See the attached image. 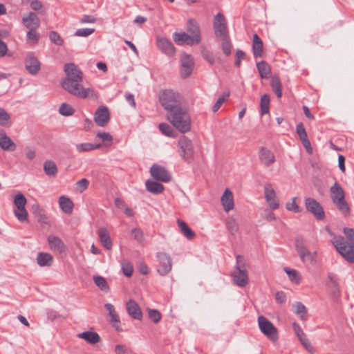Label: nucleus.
Wrapping results in <instances>:
<instances>
[{"mask_svg": "<svg viewBox=\"0 0 354 354\" xmlns=\"http://www.w3.org/2000/svg\"><path fill=\"white\" fill-rule=\"evenodd\" d=\"M245 261L243 256L240 254L236 255L235 269H245Z\"/></svg>", "mask_w": 354, "mask_h": 354, "instance_id": "62", "label": "nucleus"}, {"mask_svg": "<svg viewBox=\"0 0 354 354\" xmlns=\"http://www.w3.org/2000/svg\"><path fill=\"white\" fill-rule=\"evenodd\" d=\"M234 283L239 287L248 283V276L245 269H235L231 274Z\"/></svg>", "mask_w": 354, "mask_h": 354, "instance_id": "19", "label": "nucleus"}, {"mask_svg": "<svg viewBox=\"0 0 354 354\" xmlns=\"http://www.w3.org/2000/svg\"><path fill=\"white\" fill-rule=\"evenodd\" d=\"M150 174L155 180L163 183H168L171 179L169 172L165 167L156 164L150 168Z\"/></svg>", "mask_w": 354, "mask_h": 354, "instance_id": "12", "label": "nucleus"}, {"mask_svg": "<svg viewBox=\"0 0 354 354\" xmlns=\"http://www.w3.org/2000/svg\"><path fill=\"white\" fill-rule=\"evenodd\" d=\"M305 207L308 212L311 213L318 221L325 218V212L322 205L315 198L308 197L305 198Z\"/></svg>", "mask_w": 354, "mask_h": 354, "instance_id": "9", "label": "nucleus"}, {"mask_svg": "<svg viewBox=\"0 0 354 354\" xmlns=\"http://www.w3.org/2000/svg\"><path fill=\"white\" fill-rule=\"evenodd\" d=\"M26 203L27 200L23 194L19 193L15 196L14 204L17 207V210H15L14 214L21 223L28 221V214L25 207Z\"/></svg>", "mask_w": 354, "mask_h": 354, "instance_id": "8", "label": "nucleus"}, {"mask_svg": "<svg viewBox=\"0 0 354 354\" xmlns=\"http://www.w3.org/2000/svg\"><path fill=\"white\" fill-rule=\"evenodd\" d=\"M295 307V313L299 315L303 319L305 314L306 313V306L301 302H297Z\"/></svg>", "mask_w": 354, "mask_h": 354, "instance_id": "56", "label": "nucleus"}, {"mask_svg": "<svg viewBox=\"0 0 354 354\" xmlns=\"http://www.w3.org/2000/svg\"><path fill=\"white\" fill-rule=\"evenodd\" d=\"M101 147V144H93L91 142L78 143L75 145V149L79 153L91 151L98 149Z\"/></svg>", "mask_w": 354, "mask_h": 354, "instance_id": "36", "label": "nucleus"}, {"mask_svg": "<svg viewBox=\"0 0 354 354\" xmlns=\"http://www.w3.org/2000/svg\"><path fill=\"white\" fill-rule=\"evenodd\" d=\"M332 243L337 251L349 263H354V246L345 242L342 236L335 237Z\"/></svg>", "mask_w": 354, "mask_h": 354, "instance_id": "5", "label": "nucleus"}, {"mask_svg": "<svg viewBox=\"0 0 354 354\" xmlns=\"http://www.w3.org/2000/svg\"><path fill=\"white\" fill-rule=\"evenodd\" d=\"M270 97L267 94H264L261 97L260 113L261 115L269 113Z\"/></svg>", "mask_w": 354, "mask_h": 354, "instance_id": "44", "label": "nucleus"}, {"mask_svg": "<svg viewBox=\"0 0 354 354\" xmlns=\"http://www.w3.org/2000/svg\"><path fill=\"white\" fill-rule=\"evenodd\" d=\"M77 188L80 192H83L86 190L89 185V181L86 178H82L76 183Z\"/></svg>", "mask_w": 354, "mask_h": 354, "instance_id": "60", "label": "nucleus"}, {"mask_svg": "<svg viewBox=\"0 0 354 354\" xmlns=\"http://www.w3.org/2000/svg\"><path fill=\"white\" fill-rule=\"evenodd\" d=\"M37 263L41 267H48L53 264V257L49 253L39 252L37 257Z\"/></svg>", "mask_w": 354, "mask_h": 354, "instance_id": "31", "label": "nucleus"}, {"mask_svg": "<svg viewBox=\"0 0 354 354\" xmlns=\"http://www.w3.org/2000/svg\"><path fill=\"white\" fill-rule=\"evenodd\" d=\"M132 237L138 243H142L144 241L143 232L140 228H133L131 231Z\"/></svg>", "mask_w": 354, "mask_h": 354, "instance_id": "50", "label": "nucleus"}, {"mask_svg": "<svg viewBox=\"0 0 354 354\" xmlns=\"http://www.w3.org/2000/svg\"><path fill=\"white\" fill-rule=\"evenodd\" d=\"M270 86L272 87V91L276 94L278 98L281 97L282 96V91H281V84L279 77L274 76L271 79Z\"/></svg>", "mask_w": 354, "mask_h": 354, "instance_id": "38", "label": "nucleus"}, {"mask_svg": "<svg viewBox=\"0 0 354 354\" xmlns=\"http://www.w3.org/2000/svg\"><path fill=\"white\" fill-rule=\"evenodd\" d=\"M330 198L338 211L344 217L351 214V207L345 199V192L341 185L335 182L330 188Z\"/></svg>", "mask_w": 354, "mask_h": 354, "instance_id": "3", "label": "nucleus"}, {"mask_svg": "<svg viewBox=\"0 0 354 354\" xmlns=\"http://www.w3.org/2000/svg\"><path fill=\"white\" fill-rule=\"evenodd\" d=\"M95 31L93 28H80L76 30L75 32V35L77 37H88L90 35L93 34Z\"/></svg>", "mask_w": 354, "mask_h": 354, "instance_id": "53", "label": "nucleus"}, {"mask_svg": "<svg viewBox=\"0 0 354 354\" xmlns=\"http://www.w3.org/2000/svg\"><path fill=\"white\" fill-rule=\"evenodd\" d=\"M145 186L147 190L153 194H159L164 190V186L161 183L151 180H147Z\"/></svg>", "mask_w": 354, "mask_h": 354, "instance_id": "34", "label": "nucleus"}, {"mask_svg": "<svg viewBox=\"0 0 354 354\" xmlns=\"http://www.w3.org/2000/svg\"><path fill=\"white\" fill-rule=\"evenodd\" d=\"M221 201L223 209L225 212H228L234 208L233 194L232 192L226 189L221 196Z\"/></svg>", "mask_w": 354, "mask_h": 354, "instance_id": "27", "label": "nucleus"}, {"mask_svg": "<svg viewBox=\"0 0 354 354\" xmlns=\"http://www.w3.org/2000/svg\"><path fill=\"white\" fill-rule=\"evenodd\" d=\"M59 113L62 115L71 116L75 113V109L67 103H62L59 108Z\"/></svg>", "mask_w": 354, "mask_h": 354, "instance_id": "45", "label": "nucleus"}, {"mask_svg": "<svg viewBox=\"0 0 354 354\" xmlns=\"http://www.w3.org/2000/svg\"><path fill=\"white\" fill-rule=\"evenodd\" d=\"M225 226L232 235H234L239 231V225L233 217H228L225 220Z\"/></svg>", "mask_w": 354, "mask_h": 354, "instance_id": "42", "label": "nucleus"}, {"mask_svg": "<svg viewBox=\"0 0 354 354\" xmlns=\"http://www.w3.org/2000/svg\"><path fill=\"white\" fill-rule=\"evenodd\" d=\"M157 46L158 49L167 56L171 57L175 54L176 48L168 39L157 37Z\"/></svg>", "mask_w": 354, "mask_h": 354, "instance_id": "17", "label": "nucleus"}, {"mask_svg": "<svg viewBox=\"0 0 354 354\" xmlns=\"http://www.w3.org/2000/svg\"><path fill=\"white\" fill-rule=\"evenodd\" d=\"M265 198L266 200H271L273 198H276L275 191L271 188L270 185H267L265 186Z\"/></svg>", "mask_w": 354, "mask_h": 354, "instance_id": "57", "label": "nucleus"}, {"mask_svg": "<svg viewBox=\"0 0 354 354\" xmlns=\"http://www.w3.org/2000/svg\"><path fill=\"white\" fill-rule=\"evenodd\" d=\"M295 248L303 263L313 264L316 262L317 252H312L308 249L301 236H297L296 238Z\"/></svg>", "mask_w": 354, "mask_h": 354, "instance_id": "6", "label": "nucleus"}, {"mask_svg": "<svg viewBox=\"0 0 354 354\" xmlns=\"http://www.w3.org/2000/svg\"><path fill=\"white\" fill-rule=\"evenodd\" d=\"M59 205L61 209L66 214H71L73 212L74 204L68 197L62 196L59 198Z\"/></svg>", "mask_w": 354, "mask_h": 354, "instance_id": "33", "label": "nucleus"}, {"mask_svg": "<svg viewBox=\"0 0 354 354\" xmlns=\"http://www.w3.org/2000/svg\"><path fill=\"white\" fill-rule=\"evenodd\" d=\"M0 147L4 151H15V143L9 138L4 131L0 133Z\"/></svg>", "mask_w": 354, "mask_h": 354, "instance_id": "28", "label": "nucleus"}, {"mask_svg": "<svg viewBox=\"0 0 354 354\" xmlns=\"http://www.w3.org/2000/svg\"><path fill=\"white\" fill-rule=\"evenodd\" d=\"M257 68L258 69L261 78H268V76L271 73V68L267 62H266L265 61H261L259 62H257Z\"/></svg>", "mask_w": 354, "mask_h": 354, "instance_id": "37", "label": "nucleus"}, {"mask_svg": "<svg viewBox=\"0 0 354 354\" xmlns=\"http://www.w3.org/2000/svg\"><path fill=\"white\" fill-rule=\"evenodd\" d=\"M158 128L162 134L169 137L175 136V131L169 124L167 123H160Z\"/></svg>", "mask_w": 354, "mask_h": 354, "instance_id": "46", "label": "nucleus"}, {"mask_svg": "<svg viewBox=\"0 0 354 354\" xmlns=\"http://www.w3.org/2000/svg\"><path fill=\"white\" fill-rule=\"evenodd\" d=\"M178 145L180 149V156L185 161L191 162L194 154V147L192 141L186 136H183L179 139Z\"/></svg>", "mask_w": 354, "mask_h": 354, "instance_id": "11", "label": "nucleus"}, {"mask_svg": "<svg viewBox=\"0 0 354 354\" xmlns=\"http://www.w3.org/2000/svg\"><path fill=\"white\" fill-rule=\"evenodd\" d=\"M126 308L128 314L131 318L138 320L142 319V313L139 305L136 301L133 299L129 300L126 304Z\"/></svg>", "mask_w": 354, "mask_h": 354, "instance_id": "21", "label": "nucleus"}, {"mask_svg": "<svg viewBox=\"0 0 354 354\" xmlns=\"http://www.w3.org/2000/svg\"><path fill=\"white\" fill-rule=\"evenodd\" d=\"M296 131L301 140L308 138L304 126L301 122L297 125Z\"/></svg>", "mask_w": 354, "mask_h": 354, "instance_id": "55", "label": "nucleus"}, {"mask_svg": "<svg viewBox=\"0 0 354 354\" xmlns=\"http://www.w3.org/2000/svg\"><path fill=\"white\" fill-rule=\"evenodd\" d=\"M177 223L180 229L181 233L188 239L192 240L196 236V234L194 231L187 225V224L180 220L178 219Z\"/></svg>", "mask_w": 354, "mask_h": 354, "instance_id": "35", "label": "nucleus"}, {"mask_svg": "<svg viewBox=\"0 0 354 354\" xmlns=\"http://www.w3.org/2000/svg\"><path fill=\"white\" fill-rule=\"evenodd\" d=\"M194 59L189 55H184L181 58L180 73L183 78L189 77L193 69Z\"/></svg>", "mask_w": 354, "mask_h": 354, "instance_id": "20", "label": "nucleus"}, {"mask_svg": "<svg viewBox=\"0 0 354 354\" xmlns=\"http://www.w3.org/2000/svg\"><path fill=\"white\" fill-rule=\"evenodd\" d=\"M35 30L36 29H29L26 36L29 41H32L36 43L39 38V35L36 32Z\"/></svg>", "mask_w": 354, "mask_h": 354, "instance_id": "61", "label": "nucleus"}, {"mask_svg": "<svg viewBox=\"0 0 354 354\" xmlns=\"http://www.w3.org/2000/svg\"><path fill=\"white\" fill-rule=\"evenodd\" d=\"M149 318L154 322L158 323L161 319V315L157 310L149 309L148 310Z\"/></svg>", "mask_w": 354, "mask_h": 354, "instance_id": "54", "label": "nucleus"}, {"mask_svg": "<svg viewBox=\"0 0 354 354\" xmlns=\"http://www.w3.org/2000/svg\"><path fill=\"white\" fill-rule=\"evenodd\" d=\"M96 21L95 17L92 15H84L80 20L81 24H94Z\"/></svg>", "mask_w": 354, "mask_h": 354, "instance_id": "64", "label": "nucleus"}, {"mask_svg": "<svg viewBox=\"0 0 354 354\" xmlns=\"http://www.w3.org/2000/svg\"><path fill=\"white\" fill-rule=\"evenodd\" d=\"M221 42V47L223 51V53L226 56H229L231 55V50L232 47V42L230 41V36L223 37L218 39Z\"/></svg>", "mask_w": 354, "mask_h": 354, "instance_id": "41", "label": "nucleus"}, {"mask_svg": "<svg viewBox=\"0 0 354 354\" xmlns=\"http://www.w3.org/2000/svg\"><path fill=\"white\" fill-rule=\"evenodd\" d=\"M47 241L50 249L54 253L62 254L66 252V246L59 237L55 235H50Z\"/></svg>", "mask_w": 354, "mask_h": 354, "instance_id": "14", "label": "nucleus"}, {"mask_svg": "<svg viewBox=\"0 0 354 354\" xmlns=\"http://www.w3.org/2000/svg\"><path fill=\"white\" fill-rule=\"evenodd\" d=\"M259 159L266 167L270 166L275 161L274 153L269 149L261 147L259 151Z\"/></svg>", "mask_w": 354, "mask_h": 354, "instance_id": "26", "label": "nucleus"}, {"mask_svg": "<svg viewBox=\"0 0 354 354\" xmlns=\"http://www.w3.org/2000/svg\"><path fill=\"white\" fill-rule=\"evenodd\" d=\"M22 22L28 29H37L40 25V20L35 12H29L22 18Z\"/></svg>", "mask_w": 354, "mask_h": 354, "instance_id": "22", "label": "nucleus"}, {"mask_svg": "<svg viewBox=\"0 0 354 354\" xmlns=\"http://www.w3.org/2000/svg\"><path fill=\"white\" fill-rule=\"evenodd\" d=\"M25 67L30 74L35 75L41 68V64L32 53H28L25 58Z\"/></svg>", "mask_w": 354, "mask_h": 354, "instance_id": "15", "label": "nucleus"}, {"mask_svg": "<svg viewBox=\"0 0 354 354\" xmlns=\"http://www.w3.org/2000/svg\"><path fill=\"white\" fill-rule=\"evenodd\" d=\"M252 53L255 58L261 57L263 53V42L257 34L253 35Z\"/></svg>", "mask_w": 354, "mask_h": 354, "instance_id": "30", "label": "nucleus"}, {"mask_svg": "<svg viewBox=\"0 0 354 354\" xmlns=\"http://www.w3.org/2000/svg\"><path fill=\"white\" fill-rule=\"evenodd\" d=\"M245 57V53L243 50H241L240 49H236V60H235V62H234V65L236 67H239L240 65H241V60L244 59Z\"/></svg>", "mask_w": 354, "mask_h": 354, "instance_id": "59", "label": "nucleus"}, {"mask_svg": "<svg viewBox=\"0 0 354 354\" xmlns=\"http://www.w3.org/2000/svg\"><path fill=\"white\" fill-rule=\"evenodd\" d=\"M213 28L215 36L218 39L229 35L227 21L221 12H218L214 16Z\"/></svg>", "mask_w": 354, "mask_h": 354, "instance_id": "10", "label": "nucleus"}, {"mask_svg": "<svg viewBox=\"0 0 354 354\" xmlns=\"http://www.w3.org/2000/svg\"><path fill=\"white\" fill-rule=\"evenodd\" d=\"M328 279L329 280L328 286L331 290L333 297L334 298L338 297L340 293V288L335 275L333 273H328Z\"/></svg>", "mask_w": 354, "mask_h": 354, "instance_id": "32", "label": "nucleus"}, {"mask_svg": "<svg viewBox=\"0 0 354 354\" xmlns=\"http://www.w3.org/2000/svg\"><path fill=\"white\" fill-rule=\"evenodd\" d=\"M96 137L100 138L102 142H111L113 140V137L111 136V135L109 133H107V132L99 131L97 133Z\"/></svg>", "mask_w": 354, "mask_h": 354, "instance_id": "58", "label": "nucleus"}, {"mask_svg": "<svg viewBox=\"0 0 354 354\" xmlns=\"http://www.w3.org/2000/svg\"><path fill=\"white\" fill-rule=\"evenodd\" d=\"M95 284L102 291L108 292L109 290V285L103 277L95 275L93 277Z\"/></svg>", "mask_w": 354, "mask_h": 354, "instance_id": "43", "label": "nucleus"}, {"mask_svg": "<svg viewBox=\"0 0 354 354\" xmlns=\"http://www.w3.org/2000/svg\"><path fill=\"white\" fill-rule=\"evenodd\" d=\"M159 100L162 106L168 112H172L182 106L181 96L172 90H165L160 93Z\"/></svg>", "mask_w": 354, "mask_h": 354, "instance_id": "4", "label": "nucleus"}, {"mask_svg": "<svg viewBox=\"0 0 354 354\" xmlns=\"http://www.w3.org/2000/svg\"><path fill=\"white\" fill-rule=\"evenodd\" d=\"M286 209L289 211L295 213H299L301 212V207L296 203V198H292V201L288 202L286 205Z\"/></svg>", "mask_w": 354, "mask_h": 354, "instance_id": "51", "label": "nucleus"}, {"mask_svg": "<svg viewBox=\"0 0 354 354\" xmlns=\"http://www.w3.org/2000/svg\"><path fill=\"white\" fill-rule=\"evenodd\" d=\"M97 234L103 247L106 250H111L113 245L108 230L105 227H100L98 230Z\"/></svg>", "mask_w": 354, "mask_h": 354, "instance_id": "29", "label": "nucleus"}, {"mask_svg": "<svg viewBox=\"0 0 354 354\" xmlns=\"http://www.w3.org/2000/svg\"><path fill=\"white\" fill-rule=\"evenodd\" d=\"M10 117V115L6 111L5 109H0V125L3 127L8 126L9 124Z\"/></svg>", "mask_w": 354, "mask_h": 354, "instance_id": "47", "label": "nucleus"}, {"mask_svg": "<svg viewBox=\"0 0 354 354\" xmlns=\"http://www.w3.org/2000/svg\"><path fill=\"white\" fill-rule=\"evenodd\" d=\"M104 308L108 311L111 317L110 323L117 330H120V317L116 313L114 306L109 303L104 304Z\"/></svg>", "mask_w": 354, "mask_h": 354, "instance_id": "25", "label": "nucleus"}, {"mask_svg": "<svg viewBox=\"0 0 354 354\" xmlns=\"http://www.w3.org/2000/svg\"><path fill=\"white\" fill-rule=\"evenodd\" d=\"M49 38L53 43L57 46H62L64 43V40L56 31H51L49 34Z\"/></svg>", "mask_w": 354, "mask_h": 354, "instance_id": "48", "label": "nucleus"}, {"mask_svg": "<svg viewBox=\"0 0 354 354\" xmlns=\"http://www.w3.org/2000/svg\"><path fill=\"white\" fill-rule=\"evenodd\" d=\"M167 120L180 132L185 133L191 129V119L186 109L180 106L172 112L167 113Z\"/></svg>", "mask_w": 354, "mask_h": 354, "instance_id": "2", "label": "nucleus"}, {"mask_svg": "<svg viewBox=\"0 0 354 354\" xmlns=\"http://www.w3.org/2000/svg\"><path fill=\"white\" fill-rule=\"evenodd\" d=\"M157 257L159 261L158 272L162 276L167 274L171 270L170 257L166 253L160 252L157 254Z\"/></svg>", "mask_w": 354, "mask_h": 354, "instance_id": "13", "label": "nucleus"}, {"mask_svg": "<svg viewBox=\"0 0 354 354\" xmlns=\"http://www.w3.org/2000/svg\"><path fill=\"white\" fill-rule=\"evenodd\" d=\"M122 270L126 277H131L133 274V268L132 264L129 261L122 263Z\"/></svg>", "mask_w": 354, "mask_h": 354, "instance_id": "49", "label": "nucleus"}, {"mask_svg": "<svg viewBox=\"0 0 354 354\" xmlns=\"http://www.w3.org/2000/svg\"><path fill=\"white\" fill-rule=\"evenodd\" d=\"M110 120L109 109L101 106L95 111L94 121L99 127H104Z\"/></svg>", "mask_w": 354, "mask_h": 354, "instance_id": "16", "label": "nucleus"}, {"mask_svg": "<svg viewBox=\"0 0 354 354\" xmlns=\"http://www.w3.org/2000/svg\"><path fill=\"white\" fill-rule=\"evenodd\" d=\"M173 39L178 45L187 44L188 46H193L199 44L196 38H193L192 35L185 32H174L173 34Z\"/></svg>", "mask_w": 354, "mask_h": 354, "instance_id": "18", "label": "nucleus"}, {"mask_svg": "<svg viewBox=\"0 0 354 354\" xmlns=\"http://www.w3.org/2000/svg\"><path fill=\"white\" fill-rule=\"evenodd\" d=\"M284 272L288 274L290 281L295 284H299L301 282V277L299 272L295 269H290L288 267L283 268Z\"/></svg>", "mask_w": 354, "mask_h": 354, "instance_id": "40", "label": "nucleus"}, {"mask_svg": "<svg viewBox=\"0 0 354 354\" xmlns=\"http://www.w3.org/2000/svg\"><path fill=\"white\" fill-rule=\"evenodd\" d=\"M25 154L27 159L32 160L36 157V151L32 147L25 148Z\"/></svg>", "mask_w": 354, "mask_h": 354, "instance_id": "63", "label": "nucleus"}, {"mask_svg": "<svg viewBox=\"0 0 354 354\" xmlns=\"http://www.w3.org/2000/svg\"><path fill=\"white\" fill-rule=\"evenodd\" d=\"M258 324L260 330L271 341L275 342L278 339V332L273 324L263 316L258 317Z\"/></svg>", "mask_w": 354, "mask_h": 354, "instance_id": "7", "label": "nucleus"}, {"mask_svg": "<svg viewBox=\"0 0 354 354\" xmlns=\"http://www.w3.org/2000/svg\"><path fill=\"white\" fill-rule=\"evenodd\" d=\"M80 339L85 340L90 344H95L100 342L101 338L100 335L93 330H86L77 335Z\"/></svg>", "mask_w": 354, "mask_h": 354, "instance_id": "24", "label": "nucleus"}, {"mask_svg": "<svg viewBox=\"0 0 354 354\" xmlns=\"http://www.w3.org/2000/svg\"><path fill=\"white\" fill-rule=\"evenodd\" d=\"M44 170L47 176H55L57 173V167L53 160H46L44 163Z\"/></svg>", "mask_w": 354, "mask_h": 354, "instance_id": "39", "label": "nucleus"}, {"mask_svg": "<svg viewBox=\"0 0 354 354\" xmlns=\"http://www.w3.org/2000/svg\"><path fill=\"white\" fill-rule=\"evenodd\" d=\"M66 77L62 80V87L72 95L86 99L88 97H95L93 89L84 88L81 85L83 74L77 66L73 63H67L64 65Z\"/></svg>", "mask_w": 354, "mask_h": 354, "instance_id": "1", "label": "nucleus"}, {"mask_svg": "<svg viewBox=\"0 0 354 354\" xmlns=\"http://www.w3.org/2000/svg\"><path fill=\"white\" fill-rule=\"evenodd\" d=\"M187 30L190 33V35L193 38H196L197 41L201 43V29L197 21L194 19H189L187 23Z\"/></svg>", "mask_w": 354, "mask_h": 354, "instance_id": "23", "label": "nucleus"}, {"mask_svg": "<svg viewBox=\"0 0 354 354\" xmlns=\"http://www.w3.org/2000/svg\"><path fill=\"white\" fill-rule=\"evenodd\" d=\"M229 96L230 93L228 92L225 93L223 95L219 97L216 103L212 106V111L216 112L219 109L222 104L229 97Z\"/></svg>", "mask_w": 354, "mask_h": 354, "instance_id": "52", "label": "nucleus"}]
</instances>
